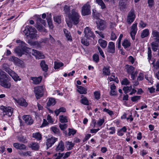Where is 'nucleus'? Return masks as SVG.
I'll return each instance as SVG.
<instances>
[{"instance_id": "nucleus-23", "label": "nucleus", "mask_w": 159, "mask_h": 159, "mask_svg": "<svg viewBox=\"0 0 159 159\" xmlns=\"http://www.w3.org/2000/svg\"><path fill=\"white\" fill-rule=\"evenodd\" d=\"M81 99L80 100V102L82 104L87 106L89 105V102L86 97H84L83 95H81Z\"/></svg>"}, {"instance_id": "nucleus-55", "label": "nucleus", "mask_w": 159, "mask_h": 159, "mask_svg": "<svg viewBox=\"0 0 159 159\" xmlns=\"http://www.w3.org/2000/svg\"><path fill=\"white\" fill-rule=\"evenodd\" d=\"M114 30H113V31L111 32V40H115L117 37V35H116L114 32Z\"/></svg>"}, {"instance_id": "nucleus-33", "label": "nucleus", "mask_w": 159, "mask_h": 159, "mask_svg": "<svg viewBox=\"0 0 159 159\" xmlns=\"http://www.w3.org/2000/svg\"><path fill=\"white\" fill-rule=\"evenodd\" d=\"M40 66L42 68L43 70L46 72L48 70V66L45 64V62L44 60H42L40 62Z\"/></svg>"}, {"instance_id": "nucleus-62", "label": "nucleus", "mask_w": 159, "mask_h": 159, "mask_svg": "<svg viewBox=\"0 0 159 159\" xmlns=\"http://www.w3.org/2000/svg\"><path fill=\"white\" fill-rule=\"evenodd\" d=\"M109 130H110L109 134H113L115 133L116 129L115 127H111L109 128Z\"/></svg>"}, {"instance_id": "nucleus-44", "label": "nucleus", "mask_w": 159, "mask_h": 159, "mask_svg": "<svg viewBox=\"0 0 159 159\" xmlns=\"http://www.w3.org/2000/svg\"><path fill=\"white\" fill-rule=\"evenodd\" d=\"M97 3L101 7L102 9H104L106 8V6L102 0H96Z\"/></svg>"}, {"instance_id": "nucleus-43", "label": "nucleus", "mask_w": 159, "mask_h": 159, "mask_svg": "<svg viewBox=\"0 0 159 159\" xmlns=\"http://www.w3.org/2000/svg\"><path fill=\"white\" fill-rule=\"evenodd\" d=\"M152 60H152V62L150 64H152L153 67H154L155 69H159V60H158L157 61L156 65L154 64L155 61L154 59H153V60Z\"/></svg>"}, {"instance_id": "nucleus-25", "label": "nucleus", "mask_w": 159, "mask_h": 159, "mask_svg": "<svg viewBox=\"0 0 159 159\" xmlns=\"http://www.w3.org/2000/svg\"><path fill=\"white\" fill-rule=\"evenodd\" d=\"M35 27L38 31L41 32H47V30L42 25L39 24H36Z\"/></svg>"}, {"instance_id": "nucleus-34", "label": "nucleus", "mask_w": 159, "mask_h": 159, "mask_svg": "<svg viewBox=\"0 0 159 159\" xmlns=\"http://www.w3.org/2000/svg\"><path fill=\"white\" fill-rule=\"evenodd\" d=\"M32 137L34 138L38 141H39L42 139V135L39 132H36L33 133Z\"/></svg>"}, {"instance_id": "nucleus-22", "label": "nucleus", "mask_w": 159, "mask_h": 159, "mask_svg": "<svg viewBox=\"0 0 159 159\" xmlns=\"http://www.w3.org/2000/svg\"><path fill=\"white\" fill-rule=\"evenodd\" d=\"M159 40H156L151 43L152 49L153 51L156 52L158 49Z\"/></svg>"}, {"instance_id": "nucleus-57", "label": "nucleus", "mask_w": 159, "mask_h": 159, "mask_svg": "<svg viewBox=\"0 0 159 159\" xmlns=\"http://www.w3.org/2000/svg\"><path fill=\"white\" fill-rule=\"evenodd\" d=\"M94 95L95 98L97 100L100 98V94L99 92L98 91H95L94 92Z\"/></svg>"}, {"instance_id": "nucleus-29", "label": "nucleus", "mask_w": 159, "mask_h": 159, "mask_svg": "<svg viewBox=\"0 0 159 159\" xmlns=\"http://www.w3.org/2000/svg\"><path fill=\"white\" fill-rule=\"evenodd\" d=\"M127 129L125 126H124L121 129H119L117 130V134L120 136H122L124 134V133L126 132Z\"/></svg>"}, {"instance_id": "nucleus-13", "label": "nucleus", "mask_w": 159, "mask_h": 159, "mask_svg": "<svg viewBox=\"0 0 159 159\" xmlns=\"http://www.w3.org/2000/svg\"><path fill=\"white\" fill-rule=\"evenodd\" d=\"M137 23H135L132 25L131 27L130 34L133 40L135 39V36L137 31Z\"/></svg>"}, {"instance_id": "nucleus-37", "label": "nucleus", "mask_w": 159, "mask_h": 159, "mask_svg": "<svg viewBox=\"0 0 159 159\" xmlns=\"http://www.w3.org/2000/svg\"><path fill=\"white\" fill-rule=\"evenodd\" d=\"M65 36L67 40H72V38L71 36L70 33L66 29L63 30Z\"/></svg>"}, {"instance_id": "nucleus-53", "label": "nucleus", "mask_w": 159, "mask_h": 159, "mask_svg": "<svg viewBox=\"0 0 159 159\" xmlns=\"http://www.w3.org/2000/svg\"><path fill=\"white\" fill-rule=\"evenodd\" d=\"M104 119H99L97 122V125L99 126H101L104 122Z\"/></svg>"}, {"instance_id": "nucleus-10", "label": "nucleus", "mask_w": 159, "mask_h": 159, "mask_svg": "<svg viewBox=\"0 0 159 159\" xmlns=\"http://www.w3.org/2000/svg\"><path fill=\"white\" fill-rule=\"evenodd\" d=\"M135 17L134 13V10L132 9L129 12L127 17V22L129 24H130L133 22Z\"/></svg>"}, {"instance_id": "nucleus-64", "label": "nucleus", "mask_w": 159, "mask_h": 159, "mask_svg": "<svg viewBox=\"0 0 159 159\" xmlns=\"http://www.w3.org/2000/svg\"><path fill=\"white\" fill-rule=\"evenodd\" d=\"M31 152L30 151H27L25 152H23L22 153V155L24 156H31Z\"/></svg>"}, {"instance_id": "nucleus-7", "label": "nucleus", "mask_w": 159, "mask_h": 159, "mask_svg": "<svg viewBox=\"0 0 159 159\" xmlns=\"http://www.w3.org/2000/svg\"><path fill=\"white\" fill-rule=\"evenodd\" d=\"M44 87L43 86H38L34 88V92L37 99H39L43 94Z\"/></svg>"}, {"instance_id": "nucleus-5", "label": "nucleus", "mask_w": 159, "mask_h": 159, "mask_svg": "<svg viewBox=\"0 0 159 159\" xmlns=\"http://www.w3.org/2000/svg\"><path fill=\"white\" fill-rule=\"evenodd\" d=\"M13 109L10 107H6L2 106L0 107V111L2 113L4 116H7V117L11 116L12 114Z\"/></svg>"}, {"instance_id": "nucleus-3", "label": "nucleus", "mask_w": 159, "mask_h": 159, "mask_svg": "<svg viewBox=\"0 0 159 159\" xmlns=\"http://www.w3.org/2000/svg\"><path fill=\"white\" fill-rule=\"evenodd\" d=\"M16 42L19 43V46L16 48L14 51L18 56L21 57L24 54V52L29 54V49L30 48L26 47V44L25 42L22 40H16Z\"/></svg>"}, {"instance_id": "nucleus-8", "label": "nucleus", "mask_w": 159, "mask_h": 159, "mask_svg": "<svg viewBox=\"0 0 159 159\" xmlns=\"http://www.w3.org/2000/svg\"><path fill=\"white\" fill-rule=\"evenodd\" d=\"M91 6L88 2L84 4L82 7L81 13L82 15H89L91 13Z\"/></svg>"}, {"instance_id": "nucleus-1", "label": "nucleus", "mask_w": 159, "mask_h": 159, "mask_svg": "<svg viewBox=\"0 0 159 159\" xmlns=\"http://www.w3.org/2000/svg\"><path fill=\"white\" fill-rule=\"evenodd\" d=\"M68 20H66V23L70 28L72 27L73 24L76 25L80 22V15L74 9H72L71 12L68 14Z\"/></svg>"}, {"instance_id": "nucleus-26", "label": "nucleus", "mask_w": 159, "mask_h": 159, "mask_svg": "<svg viewBox=\"0 0 159 159\" xmlns=\"http://www.w3.org/2000/svg\"><path fill=\"white\" fill-rule=\"evenodd\" d=\"M10 75L15 81L21 80V79L20 78L19 76L16 73L13 71L11 73Z\"/></svg>"}, {"instance_id": "nucleus-54", "label": "nucleus", "mask_w": 159, "mask_h": 159, "mask_svg": "<svg viewBox=\"0 0 159 159\" xmlns=\"http://www.w3.org/2000/svg\"><path fill=\"white\" fill-rule=\"evenodd\" d=\"M76 131L73 129H69L68 136H70L71 135H74L76 133Z\"/></svg>"}, {"instance_id": "nucleus-6", "label": "nucleus", "mask_w": 159, "mask_h": 159, "mask_svg": "<svg viewBox=\"0 0 159 159\" xmlns=\"http://www.w3.org/2000/svg\"><path fill=\"white\" fill-rule=\"evenodd\" d=\"M125 69L126 72L129 74L131 75V78L133 80L135 79V77L137 75V71H135V68L132 66L129 65H126L125 66Z\"/></svg>"}, {"instance_id": "nucleus-14", "label": "nucleus", "mask_w": 159, "mask_h": 159, "mask_svg": "<svg viewBox=\"0 0 159 159\" xmlns=\"http://www.w3.org/2000/svg\"><path fill=\"white\" fill-rule=\"evenodd\" d=\"M57 140V138L53 137L48 139L47 140V142L46 143L47 149L52 147Z\"/></svg>"}, {"instance_id": "nucleus-15", "label": "nucleus", "mask_w": 159, "mask_h": 159, "mask_svg": "<svg viewBox=\"0 0 159 159\" xmlns=\"http://www.w3.org/2000/svg\"><path fill=\"white\" fill-rule=\"evenodd\" d=\"M14 147L18 150H26L27 149V147L24 144L19 143H14L13 144Z\"/></svg>"}, {"instance_id": "nucleus-42", "label": "nucleus", "mask_w": 159, "mask_h": 159, "mask_svg": "<svg viewBox=\"0 0 159 159\" xmlns=\"http://www.w3.org/2000/svg\"><path fill=\"white\" fill-rule=\"evenodd\" d=\"M63 65L64 64L62 62H55L54 68L55 69H57L63 66Z\"/></svg>"}, {"instance_id": "nucleus-16", "label": "nucleus", "mask_w": 159, "mask_h": 159, "mask_svg": "<svg viewBox=\"0 0 159 159\" xmlns=\"http://www.w3.org/2000/svg\"><path fill=\"white\" fill-rule=\"evenodd\" d=\"M23 119L25 123L27 125H31L33 123L34 120L30 115H24L23 116Z\"/></svg>"}, {"instance_id": "nucleus-45", "label": "nucleus", "mask_w": 159, "mask_h": 159, "mask_svg": "<svg viewBox=\"0 0 159 159\" xmlns=\"http://www.w3.org/2000/svg\"><path fill=\"white\" fill-rule=\"evenodd\" d=\"M54 21L57 23L60 24L61 23V16H55L53 17Z\"/></svg>"}, {"instance_id": "nucleus-38", "label": "nucleus", "mask_w": 159, "mask_h": 159, "mask_svg": "<svg viewBox=\"0 0 159 159\" xmlns=\"http://www.w3.org/2000/svg\"><path fill=\"white\" fill-rule=\"evenodd\" d=\"M149 34V30L148 29H145L143 31L141 35V37L142 38H143L148 36Z\"/></svg>"}, {"instance_id": "nucleus-47", "label": "nucleus", "mask_w": 159, "mask_h": 159, "mask_svg": "<svg viewBox=\"0 0 159 159\" xmlns=\"http://www.w3.org/2000/svg\"><path fill=\"white\" fill-rule=\"evenodd\" d=\"M122 45L125 48H126L130 46V43L129 40H124L123 42L122 43Z\"/></svg>"}, {"instance_id": "nucleus-41", "label": "nucleus", "mask_w": 159, "mask_h": 159, "mask_svg": "<svg viewBox=\"0 0 159 159\" xmlns=\"http://www.w3.org/2000/svg\"><path fill=\"white\" fill-rule=\"evenodd\" d=\"M110 81H114L118 83L119 82V80L117 77H116L114 74L111 75L110 77L108 78Z\"/></svg>"}, {"instance_id": "nucleus-32", "label": "nucleus", "mask_w": 159, "mask_h": 159, "mask_svg": "<svg viewBox=\"0 0 159 159\" xmlns=\"http://www.w3.org/2000/svg\"><path fill=\"white\" fill-rule=\"evenodd\" d=\"M103 74L105 75H109L110 71L108 66H104L102 69Z\"/></svg>"}, {"instance_id": "nucleus-63", "label": "nucleus", "mask_w": 159, "mask_h": 159, "mask_svg": "<svg viewBox=\"0 0 159 159\" xmlns=\"http://www.w3.org/2000/svg\"><path fill=\"white\" fill-rule=\"evenodd\" d=\"M95 33L96 34H98V36L99 38H101L102 39H103L104 38V35L102 34V33L101 32H99L97 31H95Z\"/></svg>"}, {"instance_id": "nucleus-18", "label": "nucleus", "mask_w": 159, "mask_h": 159, "mask_svg": "<svg viewBox=\"0 0 159 159\" xmlns=\"http://www.w3.org/2000/svg\"><path fill=\"white\" fill-rule=\"evenodd\" d=\"M107 50L108 52L112 53L115 52V46L113 42H111L109 43Z\"/></svg>"}, {"instance_id": "nucleus-31", "label": "nucleus", "mask_w": 159, "mask_h": 159, "mask_svg": "<svg viewBox=\"0 0 159 159\" xmlns=\"http://www.w3.org/2000/svg\"><path fill=\"white\" fill-rule=\"evenodd\" d=\"M60 121L62 123H66L68 122V117L63 115H61L59 116Z\"/></svg>"}, {"instance_id": "nucleus-17", "label": "nucleus", "mask_w": 159, "mask_h": 159, "mask_svg": "<svg viewBox=\"0 0 159 159\" xmlns=\"http://www.w3.org/2000/svg\"><path fill=\"white\" fill-rule=\"evenodd\" d=\"M65 147L63 142L61 140L57 146L55 150L59 152H63L65 149Z\"/></svg>"}, {"instance_id": "nucleus-9", "label": "nucleus", "mask_w": 159, "mask_h": 159, "mask_svg": "<svg viewBox=\"0 0 159 159\" xmlns=\"http://www.w3.org/2000/svg\"><path fill=\"white\" fill-rule=\"evenodd\" d=\"M29 53H32V54L34 55L36 58L39 59H43L44 57V56L40 52L37 51L36 50L31 49L30 48L29 49Z\"/></svg>"}, {"instance_id": "nucleus-4", "label": "nucleus", "mask_w": 159, "mask_h": 159, "mask_svg": "<svg viewBox=\"0 0 159 159\" xmlns=\"http://www.w3.org/2000/svg\"><path fill=\"white\" fill-rule=\"evenodd\" d=\"M9 78L7 73L0 69V85L4 88H9L11 85L7 81Z\"/></svg>"}, {"instance_id": "nucleus-35", "label": "nucleus", "mask_w": 159, "mask_h": 159, "mask_svg": "<svg viewBox=\"0 0 159 159\" xmlns=\"http://www.w3.org/2000/svg\"><path fill=\"white\" fill-rule=\"evenodd\" d=\"M66 112V109L64 107H61L58 109H57L54 111L55 113L57 116H58L60 113L65 112Z\"/></svg>"}, {"instance_id": "nucleus-52", "label": "nucleus", "mask_w": 159, "mask_h": 159, "mask_svg": "<svg viewBox=\"0 0 159 159\" xmlns=\"http://www.w3.org/2000/svg\"><path fill=\"white\" fill-rule=\"evenodd\" d=\"M9 60L15 63H17L18 62L19 59L14 56H12L10 58Z\"/></svg>"}, {"instance_id": "nucleus-36", "label": "nucleus", "mask_w": 159, "mask_h": 159, "mask_svg": "<svg viewBox=\"0 0 159 159\" xmlns=\"http://www.w3.org/2000/svg\"><path fill=\"white\" fill-rule=\"evenodd\" d=\"M56 103V101L54 98H50L47 103L48 106H53Z\"/></svg>"}, {"instance_id": "nucleus-11", "label": "nucleus", "mask_w": 159, "mask_h": 159, "mask_svg": "<svg viewBox=\"0 0 159 159\" xmlns=\"http://www.w3.org/2000/svg\"><path fill=\"white\" fill-rule=\"evenodd\" d=\"M84 33L85 36L87 39H91L90 38H92L93 39H95V36L91 30L90 28L89 27H86L84 29Z\"/></svg>"}, {"instance_id": "nucleus-60", "label": "nucleus", "mask_w": 159, "mask_h": 159, "mask_svg": "<svg viewBox=\"0 0 159 159\" xmlns=\"http://www.w3.org/2000/svg\"><path fill=\"white\" fill-rule=\"evenodd\" d=\"M67 125L66 124H59V126L61 129V130H64V129H66L67 127Z\"/></svg>"}, {"instance_id": "nucleus-27", "label": "nucleus", "mask_w": 159, "mask_h": 159, "mask_svg": "<svg viewBox=\"0 0 159 159\" xmlns=\"http://www.w3.org/2000/svg\"><path fill=\"white\" fill-rule=\"evenodd\" d=\"M65 144L67 150L72 149L75 145V144L72 143L71 142H69L68 141H66L65 142Z\"/></svg>"}, {"instance_id": "nucleus-2", "label": "nucleus", "mask_w": 159, "mask_h": 159, "mask_svg": "<svg viewBox=\"0 0 159 159\" xmlns=\"http://www.w3.org/2000/svg\"><path fill=\"white\" fill-rule=\"evenodd\" d=\"M23 33L26 37L32 39H37L39 37L36 30L34 27L30 25L25 26L23 30Z\"/></svg>"}, {"instance_id": "nucleus-21", "label": "nucleus", "mask_w": 159, "mask_h": 159, "mask_svg": "<svg viewBox=\"0 0 159 159\" xmlns=\"http://www.w3.org/2000/svg\"><path fill=\"white\" fill-rule=\"evenodd\" d=\"M30 79L33 81V83L34 84H37L41 82L42 80V77L41 76L38 77H31Z\"/></svg>"}, {"instance_id": "nucleus-46", "label": "nucleus", "mask_w": 159, "mask_h": 159, "mask_svg": "<svg viewBox=\"0 0 159 159\" xmlns=\"http://www.w3.org/2000/svg\"><path fill=\"white\" fill-rule=\"evenodd\" d=\"M132 89V86L124 87L123 90L125 94L131 91Z\"/></svg>"}, {"instance_id": "nucleus-50", "label": "nucleus", "mask_w": 159, "mask_h": 159, "mask_svg": "<svg viewBox=\"0 0 159 159\" xmlns=\"http://www.w3.org/2000/svg\"><path fill=\"white\" fill-rule=\"evenodd\" d=\"M127 0H121L119 2V6L125 8L126 5V1Z\"/></svg>"}, {"instance_id": "nucleus-19", "label": "nucleus", "mask_w": 159, "mask_h": 159, "mask_svg": "<svg viewBox=\"0 0 159 159\" xmlns=\"http://www.w3.org/2000/svg\"><path fill=\"white\" fill-rule=\"evenodd\" d=\"M29 147L32 150L37 151L39 149V146L38 143L33 142L29 144Z\"/></svg>"}, {"instance_id": "nucleus-51", "label": "nucleus", "mask_w": 159, "mask_h": 159, "mask_svg": "<svg viewBox=\"0 0 159 159\" xmlns=\"http://www.w3.org/2000/svg\"><path fill=\"white\" fill-rule=\"evenodd\" d=\"M64 11L65 13L68 15L70 13V7L67 5H66L64 7Z\"/></svg>"}, {"instance_id": "nucleus-61", "label": "nucleus", "mask_w": 159, "mask_h": 159, "mask_svg": "<svg viewBox=\"0 0 159 159\" xmlns=\"http://www.w3.org/2000/svg\"><path fill=\"white\" fill-rule=\"evenodd\" d=\"M103 111L106 112L111 116L114 114L113 112L112 111L109 110L108 109H107L106 108L103 109Z\"/></svg>"}, {"instance_id": "nucleus-48", "label": "nucleus", "mask_w": 159, "mask_h": 159, "mask_svg": "<svg viewBox=\"0 0 159 159\" xmlns=\"http://www.w3.org/2000/svg\"><path fill=\"white\" fill-rule=\"evenodd\" d=\"M51 129L54 134H58L59 133V130L56 127L53 126L51 128Z\"/></svg>"}, {"instance_id": "nucleus-49", "label": "nucleus", "mask_w": 159, "mask_h": 159, "mask_svg": "<svg viewBox=\"0 0 159 159\" xmlns=\"http://www.w3.org/2000/svg\"><path fill=\"white\" fill-rule=\"evenodd\" d=\"M140 96H134L131 97V100L133 102H137L140 99Z\"/></svg>"}, {"instance_id": "nucleus-39", "label": "nucleus", "mask_w": 159, "mask_h": 159, "mask_svg": "<svg viewBox=\"0 0 159 159\" xmlns=\"http://www.w3.org/2000/svg\"><path fill=\"white\" fill-rule=\"evenodd\" d=\"M17 139L20 142H22L24 143L27 142L26 137L24 136H18L17 137Z\"/></svg>"}, {"instance_id": "nucleus-28", "label": "nucleus", "mask_w": 159, "mask_h": 159, "mask_svg": "<svg viewBox=\"0 0 159 159\" xmlns=\"http://www.w3.org/2000/svg\"><path fill=\"white\" fill-rule=\"evenodd\" d=\"M152 37L154 40H159V33L156 30H153L152 33Z\"/></svg>"}, {"instance_id": "nucleus-59", "label": "nucleus", "mask_w": 159, "mask_h": 159, "mask_svg": "<svg viewBox=\"0 0 159 159\" xmlns=\"http://www.w3.org/2000/svg\"><path fill=\"white\" fill-rule=\"evenodd\" d=\"M93 59L94 61L98 62L99 61V56L97 54H94L93 56Z\"/></svg>"}, {"instance_id": "nucleus-56", "label": "nucleus", "mask_w": 159, "mask_h": 159, "mask_svg": "<svg viewBox=\"0 0 159 159\" xmlns=\"http://www.w3.org/2000/svg\"><path fill=\"white\" fill-rule=\"evenodd\" d=\"M129 82L126 78L124 79L121 82L122 85H127L129 84Z\"/></svg>"}, {"instance_id": "nucleus-58", "label": "nucleus", "mask_w": 159, "mask_h": 159, "mask_svg": "<svg viewBox=\"0 0 159 159\" xmlns=\"http://www.w3.org/2000/svg\"><path fill=\"white\" fill-rule=\"evenodd\" d=\"M144 75L143 73H140L137 78V80L139 81L142 80H143Z\"/></svg>"}, {"instance_id": "nucleus-20", "label": "nucleus", "mask_w": 159, "mask_h": 159, "mask_svg": "<svg viewBox=\"0 0 159 159\" xmlns=\"http://www.w3.org/2000/svg\"><path fill=\"white\" fill-rule=\"evenodd\" d=\"M14 99L15 101L20 105L25 107H26L27 105V103L23 98H21L18 99L15 98Z\"/></svg>"}, {"instance_id": "nucleus-40", "label": "nucleus", "mask_w": 159, "mask_h": 159, "mask_svg": "<svg viewBox=\"0 0 159 159\" xmlns=\"http://www.w3.org/2000/svg\"><path fill=\"white\" fill-rule=\"evenodd\" d=\"M98 43L101 47L103 48L107 47V42L105 40H98Z\"/></svg>"}, {"instance_id": "nucleus-30", "label": "nucleus", "mask_w": 159, "mask_h": 159, "mask_svg": "<svg viewBox=\"0 0 159 159\" xmlns=\"http://www.w3.org/2000/svg\"><path fill=\"white\" fill-rule=\"evenodd\" d=\"M36 24H39L40 25V23H41L44 25H45L46 23L44 20H42L39 15L36 16Z\"/></svg>"}, {"instance_id": "nucleus-24", "label": "nucleus", "mask_w": 159, "mask_h": 159, "mask_svg": "<svg viewBox=\"0 0 159 159\" xmlns=\"http://www.w3.org/2000/svg\"><path fill=\"white\" fill-rule=\"evenodd\" d=\"M78 91L81 94H86L87 93V89L82 86L77 85Z\"/></svg>"}, {"instance_id": "nucleus-12", "label": "nucleus", "mask_w": 159, "mask_h": 159, "mask_svg": "<svg viewBox=\"0 0 159 159\" xmlns=\"http://www.w3.org/2000/svg\"><path fill=\"white\" fill-rule=\"evenodd\" d=\"M97 27L100 30H103L106 28V22L104 20L98 19L96 22Z\"/></svg>"}]
</instances>
